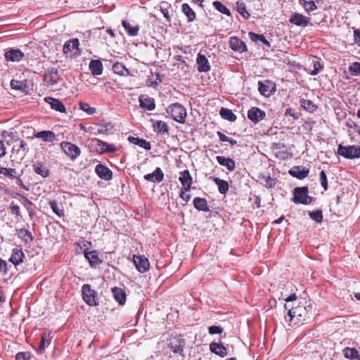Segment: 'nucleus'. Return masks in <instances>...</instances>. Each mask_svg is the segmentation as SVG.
Here are the masks:
<instances>
[{
  "mask_svg": "<svg viewBox=\"0 0 360 360\" xmlns=\"http://www.w3.org/2000/svg\"><path fill=\"white\" fill-rule=\"evenodd\" d=\"M285 309L288 310L285 319L287 322L292 323L295 325L304 324L309 322L314 316L313 304L307 301L299 302L295 307H289L285 304Z\"/></svg>",
  "mask_w": 360,
  "mask_h": 360,
  "instance_id": "nucleus-1",
  "label": "nucleus"
},
{
  "mask_svg": "<svg viewBox=\"0 0 360 360\" xmlns=\"http://www.w3.org/2000/svg\"><path fill=\"white\" fill-rule=\"evenodd\" d=\"M166 112L170 117L179 124H185L187 118L186 108L179 103H174L168 105Z\"/></svg>",
  "mask_w": 360,
  "mask_h": 360,
  "instance_id": "nucleus-2",
  "label": "nucleus"
},
{
  "mask_svg": "<svg viewBox=\"0 0 360 360\" xmlns=\"http://www.w3.org/2000/svg\"><path fill=\"white\" fill-rule=\"evenodd\" d=\"M307 186L296 187L293 191L292 201L295 204L309 205L311 202L312 198L308 195Z\"/></svg>",
  "mask_w": 360,
  "mask_h": 360,
  "instance_id": "nucleus-3",
  "label": "nucleus"
},
{
  "mask_svg": "<svg viewBox=\"0 0 360 360\" xmlns=\"http://www.w3.org/2000/svg\"><path fill=\"white\" fill-rule=\"evenodd\" d=\"M185 344V340L181 335H176L168 340L167 347L174 354L185 357L184 354Z\"/></svg>",
  "mask_w": 360,
  "mask_h": 360,
  "instance_id": "nucleus-4",
  "label": "nucleus"
},
{
  "mask_svg": "<svg viewBox=\"0 0 360 360\" xmlns=\"http://www.w3.org/2000/svg\"><path fill=\"white\" fill-rule=\"evenodd\" d=\"M29 152L27 144L23 140H15V143L12 148V155L16 160H22Z\"/></svg>",
  "mask_w": 360,
  "mask_h": 360,
  "instance_id": "nucleus-5",
  "label": "nucleus"
},
{
  "mask_svg": "<svg viewBox=\"0 0 360 360\" xmlns=\"http://www.w3.org/2000/svg\"><path fill=\"white\" fill-rule=\"evenodd\" d=\"M338 154L347 159L360 158V146H347L340 144L338 148Z\"/></svg>",
  "mask_w": 360,
  "mask_h": 360,
  "instance_id": "nucleus-6",
  "label": "nucleus"
},
{
  "mask_svg": "<svg viewBox=\"0 0 360 360\" xmlns=\"http://www.w3.org/2000/svg\"><path fill=\"white\" fill-rule=\"evenodd\" d=\"M63 152L72 160L75 161L81 154L80 148L75 144L68 141H63L60 144Z\"/></svg>",
  "mask_w": 360,
  "mask_h": 360,
  "instance_id": "nucleus-7",
  "label": "nucleus"
},
{
  "mask_svg": "<svg viewBox=\"0 0 360 360\" xmlns=\"http://www.w3.org/2000/svg\"><path fill=\"white\" fill-rule=\"evenodd\" d=\"M82 296L84 301L89 306H96V292L91 288L90 285L84 284L82 288Z\"/></svg>",
  "mask_w": 360,
  "mask_h": 360,
  "instance_id": "nucleus-8",
  "label": "nucleus"
},
{
  "mask_svg": "<svg viewBox=\"0 0 360 360\" xmlns=\"http://www.w3.org/2000/svg\"><path fill=\"white\" fill-rule=\"evenodd\" d=\"M133 262L136 269L141 273H145L148 271L150 267V263L148 259L142 255H134Z\"/></svg>",
  "mask_w": 360,
  "mask_h": 360,
  "instance_id": "nucleus-9",
  "label": "nucleus"
},
{
  "mask_svg": "<svg viewBox=\"0 0 360 360\" xmlns=\"http://www.w3.org/2000/svg\"><path fill=\"white\" fill-rule=\"evenodd\" d=\"M4 57L7 61L19 62L25 57V54L20 49H9L6 51Z\"/></svg>",
  "mask_w": 360,
  "mask_h": 360,
  "instance_id": "nucleus-10",
  "label": "nucleus"
},
{
  "mask_svg": "<svg viewBox=\"0 0 360 360\" xmlns=\"http://www.w3.org/2000/svg\"><path fill=\"white\" fill-rule=\"evenodd\" d=\"M84 255L92 268H96L102 263V260L99 258L97 250L89 251L88 250H84Z\"/></svg>",
  "mask_w": 360,
  "mask_h": 360,
  "instance_id": "nucleus-11",
  "label": "nucleus"
},
{
  "mask_svg": "<svg viewBox=\"0 0 360 360\" xmlns=\"http://www.w3.org/2000/svg\"><path fill=\"white\" fill-rule=\"evenodd\" d=\"M179 181L182 185V188H184L186 191H190L191 189L193 178L188 169H185L179 172Z\"/></svg>",
  "mask_w": 360,
  "mask_h": 360,
  "instance_id": "nucleus-12",
  "label": "nucleus"
},
{
  "mask_svg": "<svg viewBox=\"0 0 360 360\" xmlns=\"http://www.w3.org/2000/svg\"><path fill=\"white\" fill-rule=\"evenodd\" d=\"M258 85L259 93L266 97L270 96L275 91L274 84L269 80H265L264 82L259 81Z\"/></svg>",
  "mask_w": 360,
  "mask_h": 360,
  "instance_id": "nucleus-13",
  "label": "nucleus"
},
{
  "mask_svg": "<svg viewBox=\"0 0 360 360\" xmlns=\"http://www.w3.org/2000/svg\"><path fill=\"white\" fill-rule=\"evenodd\" d=\"M52 338L51 332L45 329L41 335V341L37 350L38 354H42L44 352L46 347L51 344Z\"/></svg>",
  "mask_w": 360,
  "mask_h": 360,
  "instance_id": "nucleus-14",
  "label": "nucleus"
},
{
  "mask_svg": "<svg viewBox=\"0 0 360 360\" xmlns=\"http://www.w3.org/2000/svg\"><path fill=\"white\" fill-rule=\"evenodd\" d=\"M265 117V112L257 107H252L248 111V119L254 123L263 120Z\"/></svg>",
  "mask_w": 360,
  "mask_h": 360,
  "instance_id": "nucleus-15",
  "label": "nucleus"
},
{
  "mask_svg": "<svg viewBox=\"0 0 360 360\" xmlns=\"http://www.w3.org/2000/svg\"><path fill=\"white\" fill-rule=\"evenodd\" d=\"M95 172L101 179L110 181L112 179V172L105 165H97L95 168Z\"/></svg>",
  "mask_w": 360,
  "mask_h": 360,
  "instance_id": "nucleus-16",
  "label": "nucleus"
},
{
  "mask_svg": "<svg viewBox=\"0 0 360 360\" xmlns=\"http://www.w3.org/2000/svg\"><path fill=\"white\" fill-rule=\"evenodd\" d=\"M271 148L275 152V155L282 160H285L288 156V148L285 143L278 142L273 143Z\"/></svg>",
  "mask_w": 360,
  "mask_h": 360,
  "instance_id": "nucleus-17",
  "label": "nucleus"
},
{
  "mask_svg": "<svg viewBox=\"0 0 360 360\" xmlns=\"http://www.w3.org/2000/svg\"><path fill=\"white\" fill-rule=\"evenodd\" d=\"M140 107L143 109L151 111L155 108V102L154 98L147 96L141 95L139 98Z\"/></svg>",
  "mask_w": 360,
  "mask_h": 360,
  "instance_id": "nucleus-18",
  "label": "nucleus"
},
{
  "mask_svg": "<svg viewBox=\"0 0 360 360\" xmlns=\"http://www.w3.org/2000/svg\"><path fill=\"white\" fill-rule=\"evenodd\" d=\"M229 45L231 49L235 51L243 53L247 51V46L245 42L236 37H231L230 38Z\"/></svg>",
  "mask_w": 360,
  "mask_h": 360,
  "instance_id": "nucleus-19",
  "label": "nucleus"
},
{
  "mask_svg": "<svg viewBox=\"0 0 360 360\" xmlns=\"http://www.w3.org/2000/svg\"><path fill=\"white\" fill-rule=\"evenodd\" d=\"M79 42L78 39H72L67 41L63 45V53L65 54L72 53L76 54L79 51Z\"/></svg>",
  "mask_w": 360,
  "mask_h": 360,
  "instance_id": "nucleus-20",
  "label": "nucleus"
},
{
  "mask_svg": "<svg viewBox=\"0 0 360 360\" xmlns=\"http://www.w3.org/2000/svg\"><path fill=\"white\" fill-rule=\"evenodd\" d=\"M122 25L129 37H136L139 32V25L136 23H131L127 20H124Z\"/></svg>",
  "mask_w": 360,
  "mask_h": 360,
  "instance_id": "nucleus-21",
  "label": "nucleus"
},
{
  "mask_svg": "<svg viewBox=\"0 0 360 360\" xmlns=\"http://www.w3.org/2000/svg\"><path fill=\"white\" fill-rule=\"evenodd\" d=\"M197 69L200 72H207L210 70V65L205 56L198 53L196 59Z\"/></svg>",
  "mask_w": 360,
  "mask_h": 360,
  "instance_id": "nucleus-22",
  "label": "nucleus"
},
{
  "mask_svg": "<svg viewBox=\"0 0 360 360\" xmlns=\"http://www.w3.org/2000/svg\"><path fill=\"white\" fill-rule=\"evenodd\" d=\"M210 351L219 356L220 357H224L227 355V349L221 342H212L210 345Z\"/></svg>",
  "mask_w": 360,
  "mask_h": 360,
  "instance_id": "nucleus-23",
  "label": "nucleus"
},
{
  "mask_svg": "<svg viewBox=\"0 0 360 360\" xmlns=\"http://www.w3.org/2000/svg\"><path fill=\"white\" fill-rule=\"evenodd\" d=\"M289 21L295 25L306 27L309 23V18L302 14L295 13L290 16Z\"/></svg>",
  "mask_w": 360,
  "mask_h": 360,
  "instance_id": "nucleus-24",
  "label": "nucleus"
},
{
  "mask_svg": "<svg viewBox=\"0 0 360 360\" xmlns=\"http://www.w3.org/2000/svg\"><path fill=\"white\" fill-rule=\"evenodd\" d=\"M25 257V254L21 249L14 248L12 250V254L9 261L15 266H18L23 262Z\"/></svg>",
  "mask_w": 360,
  "mask_h": 360,
  "instance_id": "nucleus-25",
  "label": "nucleus"
},
{
  "mask_svg": "<svg viewBox=\"0 0 360 360\" xmlns=\"http://www.w3.org/2000/svg\"><path fill=\"white\" fill-rule=\"evenodd\" d=\"M153 131L160 134H169V126L168 124L162 120H153Z\"/></svg>",
  "mask_w": 360,
  "mask_h": 360,
  "instance_id": "nucleus-26",
  "label": "nucleus"
},
{
  "mask_svg": "<svg viewBox=\"0 0 360 360\" xmlns=\"http://www.w3.org/2000/svg\"><path fill=\"white\" fill-rule=\"evenodd\" d=\"M34 137L41 139L44 142L52 143L56 139V135L52 131L44 130L34 134Z\"/></svg>",
  "mask_w": 360,
  "mask_h": 360,
  "instance_id": "nucleus-27",
  "label": "nucleus"
},
{
  "mask_svg": "<svg viewBox=\"0 0 360 360\" xmlns=\"http://www.w3.org/2000/svg\"><path fill=\"white\" fill-rule=\"evenodd\" d=\"M216 160L220 165L225 167L230 172L233 171L236 168V162L232 158L218 155L216 157Z\"/></svg>",
  "mask_w": 360,
  "mask_h": 360,
  "instance_id": "nucleus-28",
  "label": "nucleus"
},
{
  "mask_svg": "<svg viewBox=\"0 0 360 360\" xmlns=\"http://www.w3.org/2000/svg\"><path fill=\"white\" fill-rule=\"evenodd\" d=\"M289 174L298 179H303L308 176L309 169H301L299 166H295L289 170Z\"/></svg>",
  "mask_w": 360,
  "mask_h": 360,
  "instance_id": "nucleus-29",
  "label": "nucleus"
},
{
  "mask_svg": "<svg viewBox=\"0 0 360 360\" xmlns=\"http://www.w3.org/2000/svg\"><path fill=\"white\" fill-rule=\"evenodd\" d=\"M144 179L151 182H160L164 179V173L160 167H157L153 173L146 174Z\"/></svg>",
  "mask_w": 360,
  "mask_h": 360,
  "instance_id": "nucleus-30",
  "label": "nucleus"
},
{
  "mask_svg": "<svg viewBox=\"0 0 360 360\" xmlns=\"http://www.w3.org/2000/svg\"><path fill=\"white\" fill-rule=\"evenodd\" d=\"M112 292L115 300L120 304L124 305L126 302V292L125 291L118 287H114L112 288Z\"/></svg>",
  "mask_w": 360,
  "mask_h": 360,
  "instance_id": "nucleus-31",
  "label": "nucleus"
},
{
  "mask_svg": "<svg viewBox=\"0 0 360 360\" xmlns=\"http://www.w3.org/2000/svg\"><path fill=\"white\" fill-rule=\"evenodd\" d=\"M89 70L93 75H101L103 70L102 62L100 60H91L89 63Z\"/></svg>",
  "mask_w": 360,
  "mask_h": 360,
  "instance_id": "nucleus-32",
  "label": "nucleus"
},
{
  "mask_svg": "<svg viewBox=\"0 0 360 360\" xmlns=\"http://www.w3.org/2000/svg\"><path fill=\"white\" fill-rule=\"evenodd\" d=\"M46 102L50 104L52 109L56 110L60 112H65V107L63 103L59 101L58 99L52 98V97H46L45 98Z\"/></svg>",
  "mask_w": 360,
  "mask_h": 360,
  "instance_id": "nucleus-33",
  "label": "nucleus"
},
{
  "mask_svg": "<svg viewBox=\"0 0 360 360\" xmlns=\"http://www.w3.org/2000/svg\"><path fill=\"white\" fill-rule=\"evenodd\" d=\"M210 179L217 185L220 193L225 195L229 191V185L227 181L214 176Z\"/></svg>",
  "mask_w": 360,
  "mask_h": 360,
  "instance_id": "nucleus-34",
  "label": "nucleus"
},
{
  "mask_svg": "<svg viewBox=\"0 0 360 360\" xmlns=\"http://www.w3.org/2000/svg\"><path fill=\"white\" fill-rule=\"evenodd\" d=\"M16 231L18 238H20L26 244L30 243L33 241L34 237L29 230L23 228L17 229Z\"/></svg>",
  "mask_w": 360,
  "mask_h": 360,
  "instance_id": "nucleus-35",
  "label": "nucleus"
},
{
  "mask_svg": "<svg viewBox=\"0 0 360 360\" xmlns=\"http://www.w3.org/2000/svg\"><path fill=\"white\" fill-rule=\"evenodd\" d=\"M193 206L198 211L208 212L210 210L205 198L196 197L193 199Z\"/></svg>",
  "mask_w": 360,
  "mask_h": 360,
  "instance_id": "nucleus-36",
  "label": "nucleus"
},
{
  "mask_svg": "<svg viewBox=\"0 0 360 360\" xmlns=\"http://www.w3.org/2000/svg\"><path fill=\"white\" fill-rule=\"evenodd\" d=\"M59 75L56 70L52 69L44 75V80L51 85H55L58 83Z\"/></svg>",
  "mask_w": 360,
  "mask_h": 360,
  "instance_id": "nucleus-37",
  "label": "nucleus"
},
{
  "mask_svg": "<svg viewBox=\"0 0 360 360\" xmlns=\"http://www.w3.org/2000/svg\"><path fill=\"white\" fill-rule=\"evenodd\" d=\"M112 70L114 73L120 76L130 75V71L125 67V65L120 62H116L112 65Z\"/></svg>",
  "mask_w": 360,
  "mask_h": 360,
  "instance_id": "nucleus-38",
  "label": "nucleus"
},
{
  "mask_svg": "<svg viewBox=\"0 0 360 360\" xmlns=\"http://www.w3.org/2000/svg\"><path fill=\"white\" fill-rule=\"evenodd\" d=\"M128 140L130 143L137 145L146 150H150L151 148V146L150 142L147 141L146 140L143 139H140L138 137H134L131 136H129L128 137Z\"/></svg>",
  "mask_w": 360,
  "mask_h": 360,
  "instance_id": "nucleus-39",
  "label": "nucleus"
},
{
  "mask_svg": "<svg viewBox=\"0 0 360 360\" xmlns=\"http://www.w3.org/2000/svg\"><path fill=\"white\" fill-rule=\"evenodd\" d=\"M33 169L34 172L43 178H46L49 176V169L41 162H37L33 165Z\"/></svg>",
  "mask_w": 360,
  "mask_h": 360,
  "instance_id": "nucleus-40",
  "label": "nucleus"
},
{
  "mask_svg": "<svg viewBox=\"0 0 360 360\" xmlns=\"http://www.w3.org/2000/svg\"><path fill=\"white\" fill-rule=\"evenodd\" d=\"M97 146L102 150V153H114L117 151V147L113 144H109L101 140H97Z\"/></svg>",
  "mask_w": 360,
  "mask_h": 360,
  "instance_id": "nucleus-41",
  "label": "nucleus"
},
{
  "mask_svg": "<svg viewBox=\"0 0 360 360\" xmlns=\"http://www.w3.org/2000/svg\"><path fill=\"white\" fill-rule=\"evenodd\" d=\"M300 103L301 107L309 112H314L317 109V106L310 100L301 98Z\"/></svg>",
  "mask_w": 360,
  "mask_h": 360,
  "instance_id": "nucleus-42",
  "label": "nucleus"
},
{
  "mask_svg": "<svg viewBox=\"0 0 360 360\" xmlns=\"http://www.w3.org/2000/svg\"><path fill=\"white\" fill-rule=\"evenodd\" d=\"M219 114L222 118L230 122H234L237 119L236 115L228 108H221Z\"/></svg>",
  "mask_w": 360,
  "mask_h": 360,
  "instance_id": "nucleus-43",
  "label": "nucleus"
},
{
  "mask_svg": "<svg viewBox=\"0 0 360 360\" xmlns=\"http://www.w3.org/2000/svg\"><path fill=\"white\" fill-rule=\"evenodd\" d=\"M342 352L344 356L349 359H357L359 357L358 350L355 348L345 347Z\"/></svg>",
  "mask_w": 360,
  "mask_h": 360,
  "instance_id": "nucleus-44",
  "label": "nucleus"
},
{
  "mask_svg": "<svg viewBox=\"0 0 360 360\" xmlns=\"http://www.w3.org/2000/svg\"><path fill=\"white\" fill-rule=\"evenodd\" d=\"M182 11L188 18V22H192L195 19V13L188 4L182 5Z\"/></svg>",
  "mask_w": 360,
  "mask_h": 360,
  "instance_id": "nucleus-45",
  "label": "nucleus"
},
{
  "mask_svg": "<svg viewBox=\"0 0 360 360\" xmlns=\"http://www.w3.org/2000/svg\"><path fill=\"white\" fill-rule=\"evenodd\" d=\"M0 174L11 179H13L17 178V171L15 169L13 168H7V167H1L0 168Z\"/></svg>",
  "mask_w": 360,
  "mask_h": 360,
  "instance_id": "nucleus-46",
  "label": "nucleus"
},
{
  "mask_svg": "<svg viewBox=\"0 0 360 360\" xmlns=\"http://www.w3.org/2000/svg\"><path fill=\"white\" fill-rule=\"evenodd\" d=\"M249 37H250V39L253 41H260L264 44H265L267 47H269V48L271 47V44L269 43V41H267L266 39V38L262 34H258L250 32H249Z\"/></svg>",
  "mask_w": 360,
  "mask_h": 360,
  "instance_id": "nucleus-47",
  "label": "nucleus"
},
{
  "mask_svg": "<svg viewBox=\"0 0 360 360\" xmlns=\"http://www.w3.org/2000/svg\"><path fill=\"white\" fill-rule=\"evenodd\" d=\"M212 4H213V6L214 7V8L217 9L219 12H220L223 14H225L228 16L231 15V12L229 10V8L225 5H224L221 2L219 1H215L213 2Z\"/></svg>",
  "mask_w": 360,
  "mask_h": 360,
  "instance_id": "nucleus-48",
  "label": "nucleus"
},
{
  "mask_svg": "<svg viewBox=\"0 0 360 360\" xmlns=\"http://www.w3.org/2000/svg\"><path fill=\"white\" fill-rule=\"evenodd\" d=\"M236 8L238 12L245 19L249 18L250 13L246 10L245 4L240 1L236 2Z\"/></svg>",
  "mask_w": 360,
  "mask_h": 360,
  "instance_id": "nucleus-49",
  "label": "nucleus"
},
{
  "mask_svg": "<svg viewBox=\"0 0 360 360\" xmlns=\"http://www.w3.org/2000/svg\"><path fill=\"white\" fill-rule=\"evenodd\" d=\"M79 109L86 112L88 115H94L96 111L95 108L91 107L89 104L86 102H79Z\"/></svg>",
  "mask_w": 360,
  "mask_h": 360,
  "instance_id": "nucleus-50",
  "label": "nucleus"
},
{
  "mask_svg": "<svg viewBox=\"0 0 360 360\" xmlns=\"http://www.w3.org/2000/svg\"><path fill=\"white\" fill-rule=\"evenodd\" d=\"M49 205L53 212L58 217L64 215V210L60 207L58 202L55 200L50 201Z\"/></svg>",
  "mask_w": 360,
  "mask_h": 360,
  "instance_id": "nucleus-51",
  "label": "nucleus"
},
{
  "mask_svg": "<svg viewBox=\"0 0 360 360\" xmlns=\"http://www.w3.org/2000/svg\"><path fill=\"white\" fill-rule=\"evenodd\" d=\"M300 1L301 4L302 5V6L304 7V10L307 12L312 11L316 9V8H317L314 1H306V0H300Z\"/></svg>",
  "mask_w": 360,
  "mask_h": 360,
  "instance_id": "nucleus-52",
  "label": "nucleus"
},
{
  "mask_svg": "<svg viewBox=\"0 0 360 360\" xmlns=\"http://www.w3.org/2000/svg\"><path fill=\"white\" fill-rule=\"evenodd\" d=\"M162 75H161L160 73L155 74V78H148V85L149 86H155L158 84L161 83L162 82Z\"/></svg>",
  "mask_w": 360,
  "mask_h": 360,
  "instance_id": "nucleus-53",
  "label": "nucleus"
},
{
  "mask_svg": "<svg viewBox=\"0 0 360 360\" xmlns=\"http://www.w3.org/2000/svg\"><path fill=\"white\" fill-rule=\"evenodd\" d=\"M309 217L315 221L321 223L323 221V214L321 210L310 212Z\"/></svg>",
  "mask_w": 360,
  "mask_h": 360,
  "instance_id": "nucleus-54",
  "label": "nucleus"
},
{
  "mask_svg": "<svg viewBox=\"0 0 360 360\" xmlns=\"http://www.w3.org/2000/svg\"><path fill=\"white\" fill-rule=\"evenodd\" d=\"M263 179L264 181L263 185L267 188H272L276 184V180L274 178H271L270 176H264Z\"/></svg>",
  "mask_w": 360,
  "mask_h": 360,
  "instance_id": "nucleus-55",
  "label": "nucleus"
},
{
  "mask_svg": "<svg viewBox=\"0 0 360 360\" xmlns=\"http://www.w3.org/2000/svg\"><path fill=\"white\" fill-rule=\"evenodd\" d=\"M349 71L352 73V75L355 76L360 75V63L355 62L353 63L349 67Z\"/></svg>",
  "mask_w": 360,
  "mask_h": 360,
  "instance_id": "nucleus-56",
  "label": "nucleus"
},
{
  "mask_svg": "<svg viewBox=\"0 0 360 360\" xmlns=\"http://www.w3.org/2000/svg\"><path fill=\"white\" fill-rule=\"evenodd\" d=\"M320 183L324 191H327L328 188L327 176L323 170L320 173Z\"/></svg>",
  "mask_w": 360,
  "mask_h": 360,
  "instance_id": "nucleus-57",
  "label": "nucleus"
},
{
  "mask_svg": "<svg viewBox=\"0 0 360 360\" xmlns=\"http://www.w3.org/2000/svg\"><path fill=\"white\" fill-rule=\"evenodd\" d=\"M9 210L13 215H15L17 217L20 216V209L18 205H15L12 202L9 206Z\"/></svg>",
  "mask_w": 360,
  "mask_h": 360,
  "instance_id": "nucleus-58",
  "label": "nucleus"
},
{
  "mask_svg": "<svg viewBox=\"0 0 360 360\" xmlns=\"http://www.w3.org/2000/svg\"><path fill=\"white\" fill-rule=\"evenodd\" d=\"M208 332L210 335L221 334L223 332V328L219 326H211L208 328Z\"/></svg>",
  "mask_w": 360,
  "mask_h": 360,
  "instance_id": "nucleus-59",
  "label": "nucleus"
},
{
  "mask_svg": "<svg viewBox=\"0 0 360 360\" xmlns=\"http://www.w3.org/2000/svg\"><path fill=\"white\" fill-rule=\"evenodd\" d=\"M0 274L5 276L8 274L7 262L0 258Z\"/></svg>",
  "mask_w": 360,
  "mask_h": 360,
  "instance_id": "nucleus-60",
  "label": "nucleus"
},
{
  "mask_svg": "<svg viewBox=\"0 0 360 360\" xmlns=\"http://www.w3.org/2000/svg\"><path fill=\"white\" fill-rule=\"evenodd\" d=\"M189 191H186L184 188H182L179 193V197L185 202H188L191 200V195L187 194L186 193Z\"/></svg>",
  "mask_w": 360,
  "mask_h": 360,
  "instance_id": "nucleus-61",
  "label": "nucleus"
},
{
  "mask_svg": "<svg viewBox=\"0 0 360 360\" xmlns=\"http://www.w3.org/2000/svg\"><path fill=\"white\" fill-rule=\"evenodd\" d=\"M322 68V65L319 61L314 62V69L311 72V75H316L320 70Z\"/></svg>",
  "mask_w": 360,
  "mask_h": 360,
  "instance_id": "nucleus-62",
  "label": "nucleus"
},
{
  "mask_svg": "<svg viewBox=\"0 0 360 360\" xmlns=\"http://www.w3.org/2000/svg\"><path fill=\"white\" fill-rule=\"evenodd\" d=\"M16 360H30L29 354L27 352H20L17 353L15 356Z\"/></svg>",
  "mask_w": 360,
  "mask_h": 360,
  "instance_id": "nucleus-63",
  "label": "nucleus"
},
{
  "mask_svg": "<svg viewBox=\"0 0 360 360\" xmlns=\"http://www.w3.org/2000/svg\"><path fill=\"white\" fill-rule=\"evenodd\" d=\"M354 41L360 47V29L354 30Z\"/></svg>",
  "mask_w": 360,
  "mask_h": 360,
  "instance_id": "nucleus-64",
  "label": "nucleus"
}]
</instances>
